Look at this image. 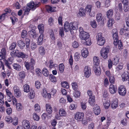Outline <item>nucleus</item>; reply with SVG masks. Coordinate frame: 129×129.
<instances>
[{"instance_id":"obj_56","label":"nucleus","mask_w":129,"mask_h":129,"mask_svg":"<svg viewBox=\"0 0 129 129\" xmlns=\"http://www.w3.org/2000/svg\"><path fill=\"white\" fill-rule=\"evenodd\" d=\"M59 33L61 37H63L64 35V30L63 28L62 27L59 28Z\"/></svg>"},{"instance_id":"obj_49","label":"nucleus","mask_w":129,"mask_h":129,"mask_svg":"<svg viewBox=\"0 0 129 129\" xmlns=\"http://www.w3.org/2000/svg\"><path fill=\"white\" fill-rule=\"evenodd\" d=\"M80 54L79 53L76 52L75 54L74 58L75 60L76 61H77L79 60V59L80 57Z\"/></svg>"},{"instance_id":"obj_50","label":"nucleus","mask_w":129,"mask_h":129,"mask_svg":"<svg viewBox=\"0 0 129 129\" xmlns=\"http://www.w3.org/2000/svg\"><path fill=\"white\" fill-rule=\"evenodd\" d=\"M16 42L12 43L11 45L10 46L9 49V50H12L14 49L16 47Z\"/></svg>"},{"instance_id":"obj_60","label":"nucleus","mask_w":129,"mask_h":129,"mask_svg":"<svg viewBox=\"0 0 129 129\" xmlns=\"http://www.w3.org/2000/svg\"><path fill=\"white\" fill-rule=\"evenodd\" d=\"M33 117L34 119L37 121L38 120L40 119V117L36 113H34L33 115Z\"/></svg>"},{"instance_id":"obj_16","label":"nucleus","mask_w":129,"mask_h":129,"mask_svg":"<svg viewBox=\"0 0 129 129\" xmlns=\"http://www.w3.org/2000/svg\"><path fill=\"white\" fill-rule=\"evenodd\" d=\"M117 91V88L116 86L113 84H111L109 86V91L112 94L115 93Z\"/></svg>"},{"instance_id":"obj_61","label":"nucleus","mask_w":129,"mask_h":129,"mask_svg":"<svg viewBox=\"0 0 129 129\" xmlns=\"http://www.w3.org/2000/svg\"><path fill=\"white\" fill-rule=\"evenodd\" d=\"M73 95L75 97L78 98L80 96V92L79 91H77L73 94Z\"/></svg>"},{"instance_id":"obj_59","label":"nucleus","mask_w":129,"mask_h":129,"mask_svg":"<svg viewBox=\"0 0 129 129\" xmlns=\"http://www.w3.org/2000/svg\"><path fill=\"white\" fill-rule=\"evenodd\" d=\"M123 9L125 12H126L129 10V8L127 5L128 3L124 4Z\"/></svg>"},{"instance_id":"obj_12","label":"nucleus","mask_w":129,"mask_h":129,"mask_svg":"<svg viewBox=\"0 0 129 129\" xmlns=\"http://www.w3.org/2000/svg\"><path fill=\"white\" fill-rule=\"evenodd\" d=\"M92 6L90 5H87L85 8V11L88 12L89 15L91 16H94L95 15L94 12L91 13Z\"/></svg>"},{"instance_id":"obj_21","label":"nucleus","mask_w":129,"mask_h":129,"mask_svg":"<svg viewBox=\"0 0 129 129\" xmlns=\"http://www.w3.org/2000/svg\"><path fill=\"white\" fill-rule=\"evenodd\" d=\"M28 34L30 36L35 38L37 37L38 35L36 31L34 29H32L28 32Z\"/></svg>"},{"instance_id":"obj_38","label":"nucleus","mask_w":129,"mask_h":129,"mask_svg":"<svg viewBox=\"0 0 129 129\" xmlns=\"http://www.w3.org/2000/svg\"><path fill=\"white\" fill-rule=\"evenodd\" d=\"M16 109L18 111H20L22 109V106L21 103H16Z\"/></svg>"},{"instance_id":"obj_52","label":"nucleus","mask_w":129,"mask_h":129,"mask_svg":"<svg viewBox=\"0 0 129 129\" xmlns=\"http://www.w3.org/2000/svg\"><path fill=\"white\" fill-rule=\"evenodd\" d=\"M17 54L16 50H14L13 51L10 52V55L13 57L17 56Z\"/></svg>"},{"instance_id":"obj_10","label":"nucleus","mask_w":129,"mask_h":129,"mask_svg":"<svg viewBox=\"0 0 129 129\" xmlns=\"http://www.w3.org/2000/svg\"><path fill=\"white\" fill-rule=\"evenodd\" d=\"M93 69L96 75H99L101 73V69L99 65H93Z\"/></svg>"},{"instance_id":"obj_32","label":"nucleus","mask_w":129,"mask_h":129,"mask_svg":"<svg viewBox=\"0 0 129 129\" xmlns=\"http://www.w3.org/2000/svg\"><path fill=\"white\" fill-rule=\"evenodd\" d=\"M118 106V103L117 100L113 101L111 104V107L113 109H116Z\"/></svg>"},{"instance_id":"obj_55","label":"nucleus","mask_w":129,"mask_h":129,"mask_svg":"<svg viewBox=\"0 0 129 129\" xmlns=\"http://www.w3.org/2000/svg\"><path fill=\"white\" fill-rule=\"evenodd\" d=\"M27 34V32L25 30H23L21 35V37L22 38H24Z\"/></svg>"},{"instance_id":"obj_35","label":"nucleus","mask_w":129,"mask_h":129,"mask_svg":"<svg viewBox=\"0 0 129 129\" xmlns=\"http://www.w3.org/2000/svg\"><path fill=\"white\" fill-rule=\"evenodd\" d=\"M59 113L60 116H65L66 115V113L65 110L62 109H60L59 110Z\"/></svg>"},{"instance_id":"obj_18","label":"nucleus","mask_w":129,"mask_h":129,"mask_svg":"<svg viewBox=\"0 0 129 129\" xmlns=\"http://www.w3.org/2000/svg\"><path fill=\"white\" fill-rule=\"evenodd\" d=\"M86 11L84 9L81 8L79 10V12L77 14V16L79 17L81 16H85L86 15L85 13Z\"/></svg>"},{"instance_id":"obj_19","label":"nucleus","mask_w":129,"mask_h":129,"mask_svg":"<svg viewBox=\"0 0 129 129\" xmlns=\"http://www.w3.org/2000/svg\"><path fill=\"white\" fill-rule=\"evenodd\" d=\"M81 52L82 56L84 58H86L88 54V52L87 49L85 48H83L81 50Z\"/></svg>"},{"instance_id":"obj_30","label":"nucleus","mask_w":129,"mask_h":129,"mask_svg":"<svg viewBox=\"0 0 129 129\" xmlns=\"http://www.w3.org/2000/svg\"><path fill=\"white\" fill-rule=\"evenodd\" d=\"M17 57H21L23 59L27 58L28 57V56L22 52H19L17 54Z\"/></svg>"},{"instance_id":"obj_23","label":"nucleus","mask_w":129,"mask_h":129,"mask_svg":"<svg viewBox=\"0 0 129 129\" xmlns=\"http://www.w3.org/2000/svg\"><path fill=\"white\" fill-rule=\"evenodd\" d=\"M122 80L126 81L128 80L129 78V74L127 72H124L122 76Z\"/></svg>"},{"instance_id":"obj_36","label":"nucleus","mask_w":129,"mask_h":129,"mask_svg":"<svg viewBox=\"0 0 129 129\" xmlns=\"http://www.w3.org/2000/svg\"><path fill=\"white\" fill-rule=\"evenodd\" d=\"M103 19V17L102 14L99 13L97 14L96 15V21L99 22L101 21Z\"/></svg>"},{"instance_id":"obj_11","label":"nucleus","mask_w":129,"mask_h":129,"mask_svg":"<svg viewBox=\"0 0 129 129\" xmlns=\"http://www.w3.org/2000/svg\"><path fill=\"white\" fill-rule=\"evenodd\" d=\"M84 76L86 78H88L91 75V69L88 66H86L84 70Z\"/></svg>"},{"instance_id":"obj_45","label":"nucleus","mask_w":129,"mask_h":129,"mask_svg":"<svg viewBox=\"0 0 129 129\" xmlns=\"http://www.w3.org/2000/svg\"><path fill=\"white\" fill-rule=\"evenodd\" d=\"M62 86L63 87L68 88L69 87V84L68 82L66 81H63L61 82Z\"/></svg>"},{"instance_id":"obj_8","label":"nucleus","mask_w":129,"mask_h":129,"mask_svg":"<svg viewBox=\"0 0 129 129\" xmlns=\"http://www.w3.org/2000/svg\"><path fill=\"white\" fill-rule=\"evenodd\" d=\"M118 91L119 94L122 96H124L126 93V89L124 85L120 86L118 88Z\"/></svg>"},{"instance_id":"obj_41","label":"nucleus","mask_w":129,"mask_h":129,"mask_svg":"<svg viewBox=\"0 0 129 129\" xmlns=\"http://www.w3.org/2000/svg\"><path fill=\"white\" fill-rule=\"evenodd\" d=\"M105 42V38H104L97 41V43L99 45L102 46L104 44Z\"/></svg>"},{"instance_id":"obj_63","label":"nucleus","mask_w":129,"mask_h":129,"mask_svg":"<svg viewBox=\"0 0 129 129\" xmlns=\"http://www.w3.org/2000/svg\"><path fill=\"white\" fill-rule=\"evenodd\" d=\"M53 20L52 17L49 18L48 20V23L49 25H52L53 24Z\"/></svg>"},{"instance_id":"obj_27","label":"nucleus","mask_w":129,"mask_h":129,"mask_svg":"<svg viewBox=\"0 0 129 129\" xmlns=\"http://www.w3.org/2000/svg\"><path fill=\"white\" fill-rule=\"evenodd\" d=\"M46 110L49 115H50L51 114L52 112V109L49 104H46Z\"/></svg>"},{"instance_id":"obj_42","label":"nucleus","mask_w":129,"mask_h":129,"mask_svg":"<svg viewBox=\"0 0 129 129\" xmlns=\"http://www.w3.org/2000/svg\"><path fill=\"white\" fill-rule=\"evenodd\" d=\"M111 18H109V19L108 20V22H107V26L111 28L113 24V20Z\"/></svg>"},{"instance_id":"obj_15","label":"nucleus","mask_w":129,"mask_h":129,"mask_svg":"<svg viewBox=\"0 0 129 129\" xmlns=\"http://www.w3.org/2000/svg\"><path fill=\"white\" fill-rule=\"evenodd\" d=\"M22 125L25 129H30V124L28 121L24 120L23 121Z\"/></svg>"},{"instance_id":"obj_48","label":"nucleus","mask_w":129,"mask_h":129,"mask_svg":"<svg viewBox=\"0 0 129 129\" xmlns=\"http://www.w3.org/2000/svg\"><path fill=\"white\" fill-rule=\"evenodd\" d=\"M18 75L21 78L23 79L25 78V74L24 71H22L19 72Z\"/></svg>"},{"instance_id":"obj_37","label":"nucleus","mask_w":129,"mask_h":129,"mask_svg":"<svg viewBox=\"0 0 129 129\" xmlns=\"http://www.w3.org/2000/svg\"><path fill=\"white\" fill-rule=\"evenodd\" d=\"M39 52L40 55H44L45 53V50L44 48L43 47H40L39 48Z\"/></svg>"},{"instance_id":"obj_22","label":"nucleus","mask_w":129,"mask_h":129,"mask_svg":"<svg viewBox=\"0 0 129 129\" xmlns=\"http://www.w3.org/2000/svg\"><path fill=\"white\" fill-rule=\"evenodd\" d=\"M103 105L106 109H108L110 105V101L107 100L105 99H103L102 100Z\"/></svg>"},{"instance_id":"obj_54","label":"nucleus","mask_w":129,"mask_h":129,"mask_svg":"<svg viewBox=\"0 0 129 129\" xmlns=\"http://www.w3.org/2000/svg\"><path fill=\"white\" fill-rule=\"evenodd\" d=\"M35 110L36 111L39 112L40 111V107L38 104H36L34 106Z\"/></svg>"},{"instance_id":"obj_40","label":"nucleus","mask_w":129,"mask_h":129,"mask_svg":"<svg viewBox=\"0 0 129 129\" xmlns=\"http://www.w3.org/2000/svg\"><path fill=\"white\" fill-rule=\"evenodd\" d=\"M59 69L60 73H62L64 70V67L63 63L60 64L59 65Z\"/></svg>"},{"instance_id":"obj_20","label":"nucleus","mask_w":129,"mask_h":129,"mask_svg":"<svg viewBox=\"0 0 129 129\" xmlns=\"http://www.w3.org/2000/svg\"><path fill=\"white\" fill-rule=\"evenodd\" d=\"M78 23L76 22H70V26H71V30H76L78 28Z\"/></svg>"},{"instance_id":"obj_25","label":"nucleus","mask_w":129,"mask_h":129,"mask_svg":"<svg viewBox=\"0 0 129 129\" xmlns=\"http://www.w3.org/2000/svg\"><path fill=\"white\" fill-rule=\"evenodd\" d=\"M95 99L94 96L89 98L88 103L91 106L94 105L95 103Z\"/></svg>"},{"instance_id":"obj_51","label":"nucleus","mask_w":129,"mask_h":129,"mask_svg":"<svg viewBox=\"0 0 129 129\" xmlns=\"http://www.w3.org/2000/svg\"><path fill=\"white\" fill-rule=\"evenodd\" d=\"M76 82L72 83V85L73 89L76 91V90L78 88V86Z\"/></svg>"},{"instance_id":"obj_6","label":"nucleus","mask_w":129,"mask_h":129,"mask_svg":"<svg viewBox=\"0 0 129 129\" xmlns=\"http://www.w3.org/2000/svg\"><path fill=\"white\" fill-rule=\"evenodd\" d=\"M110 50L109 47L107 46L102 48L101 51V56L104 59H106L108 57V53H109Z\"/></svg>"},{"instance_id":"obj_31","label":"nucleus","mask_w":129,"mask_h":129,"mask_svg":"<svg viewBox=\"0 0 129 129\" xmlns=\"http://www.w3.org/2000/svg\"><path fill=\"white\" fill-rule=\"evenodd\" d=\"M93 109L95 115H98L100 114L101 112V110L99 106H98L94 108Z\"/></svg>"},{"instance_id":"obj_24","label":"nucleus","mask_w":129,"mask_h":129,"mask_svg":"<svg viewBox=\"0 0 129 129\" xmlns=\"http://www.w3.org/2000/svg\"><path fill=\"white\" fill-rule=\"evenodd\" d=\"M17 45L20 48L22 49L24 48L25 46V44L24 42L22 40L18 41L17 42Z\"/></svg>"},{"instance_id":"obj_13","label":"nucleus","mask_w":129,"mask_h":129,"mask_svg":"<svg viewBox=\"0 0 129 129\" xmlns=\"http://www.w3.org/2000/svg\"><path fill=\"white\" fill-rule=\"evenodd\" d=\"M13 89L15 95L17 97H19L21 95V92L19 89V87L17 86L14 87Z\"/></svg>"},{"instance_id":"obj_1","label":"nucleus","mask_w":129,"mask_h":129,"mask_svg":"<svg viewBox=\"0 0 129 129\" xmlns=\"http://www.w3.org/2000/svg\"><path fill=\"white\" fill-rule=\"evenodd\" d=\"M118 33L117 29H114L112 30V37L114 40V44L117 47L118 46L119 49L121 50L123 47L122 42L120 40H118Z\"/></svg>"},{"instance_id":"obj_47","label":"nucleus","mask_w":129,"mask_h":129,"mask_svg":"<svg viewBox=\"0 0 129 129\" xmlns=\"http://www.w3.org/2000/svg\"><path fill=\"white\" fill-rule=\"evenodd\" d=\"M50 80L52 82H55L56 81V78L54 75L51 74L49 75V77Z\"/></svg>"},{"instance_id":"obj_44","label":"nucleus","mask_w":129,"mask_h":129,"mask_svg":"<svg viewBox=\"0 0 129 129\" xmlns=\"http://www.w3.org/2000/svg\"><path fill=\"white\" fill-rule=\"evenodd\" d=\"M109 81L111 83L113 84L115 83V79L113 75H111L110 76L109 78Z\"/></svg>"},{"instance_id":"obj_5","label":"nucleus","mask_w":129,"mask_h":129,"mask_svg":"<svg viewBox=\"0 0 129 129\" xmlns=\"http://www.w3.org/2000/svg\"><path fill=\"white\" fill-rule=\"evenodd\" d=\"M24 91V92H28L30 91V93H29V96L30 98L32 99L34 98L35 96V94L34 92V91L32 89L30 90V87L27 84H25L23 86Z\"/></svg>"},{"instance_id":"obj_9","label":"nucleus","mask_w":129,"mask_h":129,"mask_svg":"<svg viewBox=\"0 0 129 129\" xmlns=\"http://www.w3.org/2000/svg\"><path fill=\"white\" fill-rule=\"evenodd\" d=\"M83 113L79 112H77L75 115V118L77 121H81L83 119L84 117Z\"/></svg>"},{"instance_id":"obj_46","label":"nucleus","mask_w":129,"mask_h":129,"mask_svg":"<svg viewBox=\"0 0 129 129\" xmlns=\"http://www.w3.org/2000/svg\"><path fill=\"white\" fill-rule=\"evenodd\" d=\"M102 33H99L97 34L96 36V39L97 41L101 39H104V38L102 36Z\"/></svg>"},{"instance_id":"obj_14","label":"nucleus","mask_w":129,"mask_h":129,"mask_svg":"<svg viewBox=\"0 0 129 129\" xmlns=\"http://www.w3.org/2000/svg\"><path fill=\"white\" fill-rule=\"evenodd\" d=\"M7 52L6 49L3 48L0 52V59H5L6 57Z\"/></svg>"},{"instance_id":"obj_53","label":"nucleus","mask_w":129,"mask_h":129,"mask_svg":"<svg viewBox=\"0 0 129 129\" xmlns=\"http://www.w3.org/2000/svg\"><path fill=\"white\" fill-rule=\"evenodd\" d=\"M5 120L9 123H11L12 121V118L10 116H7L5 118Z\"/></svg>"},{"instance_id":"obj_4","label":"nucleus","mask_w":129,"mask_h":129,"mask_svg":"<svg viewBox=\"0 0 129 129\" xmlns=\"http://www.w3.org/2000/svg\"><path fill=\"white\" fill-rule=\"evenodd\" d=\"M43 24H40L38 26V28L39 30V33L41 34L39 37L38 41V44L39 45L41 44L43 42L44 35L42 33L44 32V26Z\"/></svg>"},{"instance_id":"obj_7","label":"nucleus","mask_w":129,"mask_h":129,"mask_svg":"<svg viewBox=\"0 0 129 129\" xmlns=\"http://www.w3.org/2000/svg\"><path fill=\"white\" fill-rule=\"evenodd\" d=\"M35 61L33 59H31L29 63L28 62H25V65L26 69L29 70L30 69L33 70L34 69V66L35 65Z\"/></svg>"},{"instance_id":"obj_62","label":"nucleus","mask_w":129,"mask_h":129,"mask_svg":"<svg viewBox=\"0 0 129 129\" xmlns=\"http://www.w3.org/2000/svg\"><path fill=\"white\" fill-rule=\"evenodd\" d=\"M25 41L26 42V46L27 48H28L30 40L29 38H26L25 39Z\"/></svg>"},{"instance_id":"obj_33","label":"nucleus","mask_w":129,"mask_h":129,"mask_svg":"<svg viewBox=\"0 0 129 129\" xmlns=\"http://www.w3.org/2000/svg\"><path fill=\"white\" fill-rule=\"evenodd\" d=\"M62 45L61 42V40L59 39L57 40L56 46L59 49H61L62 48Z\"/></svg>"},{"instance_id":"obj_26","label":"nucleus","mask_w":129,"mask_h":129,"mask_svg":"<svg viewBox=\"0 0 129 129\" xmlns=\"http://www.w3.org/2000/svg\"><path fill=\"white\" fill-rule=\"evenodd\" d=\"M13 69L18 71H20L21 70V66L18 64L16 63L12 64Z\"/></svg>"},{"instance_id":"obj_29","label":"nucleus","mask_w":129,"mask_h":129,"mask_svg":"<svg viewBox=\"0 0 129 129\" xmlns=\"http://www.w3.org/2000/svg\"><path fill=\"white\" fill-rule=\"evenodd\" d=\"M113 11L112 9H109L106 12V15L108 18H111L113 15Z\"/></svg>"},{"instance_id":"obj_17","label":"nucleus","mask_w":129,"mask_h":129,"mask_svg":"<svg viewBox=\"0 0 129 129\" xmlns=\"http://www.w3.org/2000/svg\"><path fill=\"white\" fill-rule=\"evenodd\" d=\"M71 26H70V23H69L67 21L66 22L64 25V31L66 32H68L70 30H71Z\"/></svg>"},{"instance_id":"obj_39","label":"nucleus","mask_w":129,"mask_h":129,"mask_svg":"<svg viewBox=\"0 0 129 129\" xmlns=\"http://www.w3.org/2000/svg\"><path fill=\"white\" fill-rule=\"evenodd\" d=\"M119 58L117 56H115L114 59L113 60V64L116 65L119 61Z\"/></svg>"},{"instance_id":"obj_2","label":"nucleus","mask_w":129,"mask_h":129,"mask_svg":"<svg viewBox=\"0 0 129 129\" xmlns=\"http://www.w3.org/2000/svg\"><path fill=\"white\" fill-rule=\"evenodd\" d=\"M40 5V2H36L35 3L34 2H31L27 4V6L24 7L25 8V12L27 13L30 10L32 11L35 10Z\"/></svg>"},{"instance_id":"obj_58","label":"nucleus","mask_w":129,"mask_h":129,"mask_svg":"<svg viewBox=\"0 0 129 129\" xmlns=\"http://www.w3.org/2000/svg\"><path fill=\"white\" fill-rule=\"evenodd\" d=\"M90 24L91 26L93 28H95L96 27V24L95 21L93 20L91 21L90 22Z\"/></svg>"},{"instance_id":"obj_34","label":"nucleus","mask_w":129,"mask_h":129,"mask_svg":"<svg viewBox=\"0 0 129 129\" xmlns=\"http://www.w3.org/2000/svg\"><path fill=\"white\" fill-rule=\"evenodd\" d=\"M93 65H99V58L98 57L95 56L93 57Z\"/></svg>"},{"instance_id":"obj_64","label":"nucleus","mask_w":129,"mask_h":129,"mask_svg":"<svg viewBox=\"0 0 129 129\" xmlns=\"http://www.w3.org/2000/svg\"><path fill=\"white\" fill-rule=\"evenodd\" d=\"M18 118L17 117H15L13 120V124L15 125H17L18 124Z\"/></svg>"},{"instance_id":"obj_57","label":"nucleus","mask_w":129,"mask_h":129,"mask_svg":"<svg viewBox=\"0 0 129 129\" xmlns=\"http://www.w3.org/2000/svg\"><path fill=\"white\" fill-rule=\"evenodd\" d=\"M72 46L74 48H77L79 46V44L77 41H74L72 43Z\"/></svg>"},{"instance_id":"obj_3","label":"nucleus","mask_w":129,"mask_h":129,"mask_svg":"<svg viewBox=\"0 0 129 129\" xmlns=\"http://www.w3.org/2000/svg\"><path fill=\"white\" fill-rule=\"evenodd\" d=\"M80 37L81 40H84V42L87 45L91 44V41L89 38V35L88 33L86 32H83L81 33L79 35Z\"/></svg>"},{"instance_id":"obj_28","label":"nucleus","mask_w":129,"mask_h":129,"mask_svg":"<svg viewBox=\"0 0 129 129\" xmlns=\"http://www.w3.org/2000/svg\"><path fill=\"white\" fill-rule=\"evenodd\" d=\"M46 8L47 11L49 12H52L55 11L54 10L55 8V7H52L48 5H47L46 6Z\"/></svg>"},{"instance_id":"obj_43","label":"nucleus","mask_w":129,"mask_h":129,"mask_svg":"<svg viewBox=\"0 0 129 129\" xmlns=\"http://www.w3.org/2000/svg\"><path fill=\"white\" fill-rule=\"evenodd\" d=\"M43 73L46 77L48 76L49 74L48 71L46 68H44L43 70Z\"/></svg>"}]
</instances>
